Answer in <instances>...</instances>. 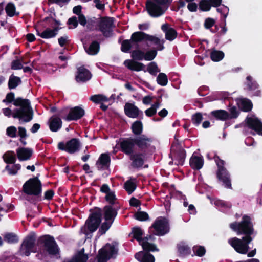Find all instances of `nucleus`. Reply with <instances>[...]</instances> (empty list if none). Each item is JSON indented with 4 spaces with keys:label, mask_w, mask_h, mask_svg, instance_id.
<instances>
[{
    "label": "nucleus",
    "mask_w": 262,
    "mask_h": 262,
    "mask_svg": "<svg viewBox=\"0 0 262 262\" xmlns=\"http://www.w3.org/2000/svg\"><path fill=\"white\" fill-rule=\"evenodd\" d=\"M23 191L25 193L37 195L41 192V183L37 178L30 179L23 185Z\"/></svg>",
    "instance_id": "7"
},
{
    "label": "nucleus",
    "mask_w": 262,
    "mask_h": 262,
    "mask_svg": "<svg viewBox=\"0 0 262 262\" xmlns=\"http://www.w3.org/2000/svg\"><path fill=\"white\" fill-rule=\"evenodd\" d=\"M105 222L101 226L102 233H104L111 227L114 217L117 215L116 210L111 206H105L104 208Z\"/></svg>",
    "instance_id": "9"
},
{
    "label": "nucleus",
    "mask_w": 262,
    "mask_h": 262,
    "mask_svg": "<svg viewBox=\"0 0 262 262\" xmlns=\"http://www.w3.org/2000/svg\"><path fill=\"white\" fill-rule=\"evenodd\" d=\"M100 221V212L94 213L87 220L84 226L81 228L82 232L85 234H88V231H95L97 229Z\"/></svg>",
    "instance_id": "4"
},
{
    "label": "nucleus",
    "mask_w": 262,
    "mask_h": 262,
    "mask_svg": "<svg viewBox=\"0 0 262 262\" xmlns=\"http://www.w3.org/2000/svg\"><path fill=\"white\" fill-rule=\"evenodd\" d=\"M190 166L194 169H201L204 164V160L202 157L193 155L189 161Z\"/></svg>",
    "instance_id": "23"
},
{
    "label": "nucleus",
    "mask_w": 262,
    "mask_h": 262,
    "mask_svg": "<svg viewBox=\"0 0 262 262\" xmlns=\"http://www.w3.org/2000/svg\"><path fill=\"white\" fill-rule=\"evenodd\" d=\"M246 122L250 128L254 130L258 135H262V122L255 116L247 117Z\"/></svg>",
    "instance_id": "12"
},
{
    "label": "nucleus",
    "mask_w": 262,
    "mask_h": 262,
    "mask_svg": "<svg viewBox=\"0 0 262 262\" xmlns=\"http://www.w3.org/2000/svg\"><path fill=\"white\" fill-rule=\"evenodd\" d=\"M114 27L113 19L111 18H102L99 23V29L106 36H109Z\"/></svg>",
    "instance_id": "13"
},
{
    "label": "nucleus",
    "mask_w": 262,
    "mask_h": 262,
    "mask_svg": "<svg viewBox=\"0 0 262 262\" xmlns=\"http://www.w3.org/2000/svg\"><path fill=\"white\" fill-rule=\"evenodd\" d=\"M80 141L75 138H73L67 142L66 144L63 142L58 143V147L59 149L65 150L70 154L77 151L80 147Z\"/></svg>",
    "instance_id": "11"
},
{
    "label": "nucleus",
    "mask_w": 262,
    "mask_h": 262,
    "mask_svg": "<svg viewBox=\"0 0 262 262\" xmlns=\"http://www.w3.org/2000/svg\"><path fill=\"white\" fill-rule=\"evenodd\" d=\"M21 166L19 164H15L12 167L8 165L6 166V170L8 171L10 175H15L17 174V171L20 169Z\"/></svg>",
    "instance_id": "43"
},
{
    "label": "nucleus",
    "mask_w": 262,
    "mask_h": 262,
    "mask_svg": "<svg viewBox=\"0 0 262 262\" xmlns=\"http://www.w3.org/2000/svg\"><path fill=\"white\" fill-rule=\"evenodd\" d=\"M68 23L69 25H73L74 28L77 27L78 25L77 18L76 17H73L72 18H69L68 20Z\"/></svg>",
    "instance_id": "63"
},
{
    "label": "nucleus",
    "mask_w": 262,
    "mask_h": 262,
    "mask_svg": "<svg viewBox=\"0 0 262 262\" xmlns=\"http://www.w3.org/2000/svg\"><path fill=\"white\" fill-rule=\"evenodd\" d=\"M152 227L154 229V233L157 235H163L169 231L168 221L162 217L157 219Z\"/></svg>",
    "instance_id": "8"
},
{
    "label": "nucleus",
    "mask_w": 262,
    "mask_h": 262,
    "mask_svg": "<svg viewBox=\"0 0 262 262\" xmlns=\"http://www.w3.org/2000/svg\"><path fill=\"white\" fill-rule=\"evenodd\" d=\"M215 160L219 167L217 177L219 179L223 182L225 186L227 188H230L231 184L229 178V174L226 170L224 168V161L219 159L218 157L215 158Z\"/></svg>",
    "instance_id": "10"
},
{
    "label": "nucleus",
    "mask_w": 262,
    "mask_h": 262,
    "mask_svg": "<svg viewBox=\"0 0 262 262\" xmlns=\"http://www.w3.org/2000/svg\"><path fill=\"white\" fill-rule=\"evenodd\" d=\"M185 158V153L184 150H181L177 156V159L175 160V164L177 165H182L184 163Z\"/></svg>",
    "instance_id": "51"
},
{
    "label": "nucleus",
    "mask_w": 262,
    "mask_h": 262,
    "mask_svg": "<svg viewBox=\"0 0 262 262\" xmlns=\"http://www.w3.org/2000/svg\"><path fill=\"white\" fill-rule=\"evenodd\" d=\"M238 106L244 111L248 112L251 110L252 104L251 102L246 99H240L237 101Z\"/></svg>",
    "instance_id": "29"
},
{
    "label": "nucleus",
    "mask_w": 262,
    "mask_h": 262,
    "mask_svg": "<svg viewBox=\"0 0 262 262\" xmlns=\"http://www.w3.org/2000/svg\"><path fill=\"white\" fill-rule=\"evenodd\" d=\"M131 56L134 60H141L144 59V53L140 50L133 51Z\"/></svg>",
    "instance_id": "42"
},
{
    "label": "nucleus",
    "mask_w": 262,
    "mask_h": 262,
    "mask_svg": "<svg viewBox=\"0 0 262 262\" xmlns=\"http://www.w3.org/2000/svg\"><path fill=\"white\" fill-rule=\"evenodd\" d=\"M160 106L159 102H156L155 103L149 108L146 110L145 112L146 116L151 117L155 115L157 112V110Z\"/></svg>",
    "instance_id": "40"
},
{
    "label": "nucleus",
    "mask_w": 262,
    "mask_h": 262,
    "mask_svg": "<svg viewBox=\"0 0 262 262\" xmlns=\"http://www.w3.org/2000/svg\"><path fill=\"white\" fill-rule=\"evenodd\" d=\"M135 144H136L135 139H127L121 142L120 146L124 152L126 154H130L133 151Z\"/></svg>",
    "instance_id": "17"
},
{
    "label": "nucleus",
    "mask_w": 262,
    "mask_h": 262,
    "mask_svg": "<svg viewBox=\"0 0 262 262\" xmlns=\"http://www.w3.org/2000/svg\"><path fill=\"white\" fill-rule=\"evenodd\" d=\"M90 100L96 103H103L107 102L108 99L103 95H95L90 97Z\"/></svg>",
    "instance_id": "34"
},
{
    "label": "nucleus",
    "mask_w": 262,
    "mask_h": 262,
    "mask_svg": "<svg viewBox=\"0 0 262 262\" xmlns=\"http://www.w3.org/2000/svg\"><path fill=\"white\" fill-rule=\"evenodd\" d=\"M4 161L7 163H14L16 161V157L14 152L8 151L3 156Z\"/></svg>",
    "instance_id": "33"
},
{
    "label": "nucleus",
    "mask_w": 262,
    "mask_h": 262,
    "mask_svg": "<svg viewBox=\"0 0 262 262\" xmlns=\"http://www.w3.org/2000/svg\"><path fill=\"white\" fill-rule=\"evenodd\" d=\"M45 249L50 254H55L58 252L57 245L53 238L50 236H45L44 239Z\"/></svg>",
    "instance_id": "16"
},
{
    "label": "nucleus",
    "mask_w": 262,
    "mask_h": 262,
    "mask_svg": "<svg viewBox=\"0 0 262 262\" xmlns=\"http://www.w3.org/2000/svg\"><path fill=\"white\" fill-rule=\"evenodd\" d=\"M14 105L15 106H20V109H16L12 113L11 109L5 108L2 110L4 114L8 117L11 115L14 118H18L20 121L29 122L33 117L32 111L30 106V103L28 100L17 98L14 101Z\"/></svg>",
    "instance_id": "2"
},
{
    "label": "nucleus",
    "mask_w": 262,
    "mask_h": 262,
    "mask_svg": "<svg viewBox=\"0 0 262 262\" xmlns=\"http://www.w3.org/2000/svg\"><path fill=\"white\" fill-rule=\"evenodd\" d=\"M146 40L152 41L154 44L158 45V47L157 48L159 50H162L164 48L163 46L164 41L160 40V39L157 37L148 35Z\"/></svg>",
    "instance_id": "35"
},
{
    "label": "nucleus",
    "mask_w": 262,
    "mask_h": 262,
    "mask_svg": "<svg viewBox=\"0 0 262 262\" xmlns=\"http://www.w3.org/2000/svg\"><path fill=\"white\" fill-rule=\"evenodd\" d=\"M5 240L8 243H13L17 242L18 238L16 235L9 233L5 235Z\"/></svg>",
    "instance_id": "55"
},
{
    "label": "nucleus",
    "mask_w": 262,
    "mask_h": 262,
    "mask_svg": "<svg viewBox=\"0 0 262 262\" xmlns=\"http://www.w3.org/2000/svg\"><path fill=\"white\" fill-rule=\"evenodd\" d=\"M124 188L127 192L130 194L135 190L136 185L134 182L129 180L125 183Z\"/></svg>",
    "instance_id": "44"
},
{
    "label": "nucleus",
    "mask_w": 262,
    "mask_h": 262,
    "mask_svg": "<svg viewBox=\"0 0 262 262\" xmlns=\"http://www.w3.org/2000/svg\"><path fill=\"white\" fill-rule=\"evenodd\" d=\"M84 114V111L79 106L71 108L67 116L63 119L67 121L76 120L81 118Z\"/></svg>",
    "instance_id": "15"
},
{
    "label": "nucleus",
    "mask_w": 262,
    "mask_h": 262,
    "mask_svg": "<svg viewBox=\"0 0 262 262\" xmlns=\"http://www.w3.org/2000/svg\"><path fill=\"white\" fill-rule=\"evenodd\" d=\"M91 78V74L88 70L83 67L79 69L78 75L76 77L77 81H85Z\"/></svg>",
    "instance_id": "26"
},
{
    "label": "nucleus",
    "mask_w": 262,
    "mask_h": 262,
    "mask_svg": "<svg viewBox=\"0 0 262 262\" xmlns=\"http://www.w3.org/2000/svg\"><path fill=\"white\" fill-rule=\"evenodd\" d=\"M203 119L202 115L201 113H196L192 116V122L196 125H198Z\"/></svg>",
    "instance_id": "57"
},
{
    "label": "nucleus",
    "mask_w": 262,
    "mask_h": 262,
    "mask_svg": "<svg viewBox=\"0 0 262 262\" xmlns=\"http://www.w3.org/2000/svg\"><path fill=\"white\" fill-rule=\"evenodd\" d=\"M224 57V54L220 51L214 50L211 53V58L213 61H219Z\"/></svg>",
    "instance_id": "36"
},
{
    "label": "nucleus",
    "mask_w": 262,
    "mask_h": 262,
    "mask_svg": "<svg viewBox=\"0 0 262 262\" xmlns=\"http://www.w3.org/2000/svg\"><path fill=\"white\" fill-rule=\"evenodd\" d=\"M135 257L140 262H155L154 256L148 252H139L136 254Z\"/></svg>",
    "instance_id": "21"
},
{
    "label": "nucleus",
    "mask_w": 262,
    "mask_h": 262,
    "mask_svg": "<svg viewBox=\"0 0 262 262\" xmlns=\"http://www.w3.org/2000/svg\"><path fill=\"white\" fill-rule=\"evenodd\" d=\"M32 152V150L30 148H19L16 150L17 156L20 161L29 160L31 157Z\"/></svg>",
    "instance_id": "20"
},
{
    "label": "nucleus",
    "mask_w": 262,
    "mask_h": 262,
    "mask_svg": "<svg viewBox=\"0 0 262 262\" xmlns=\"http://www.w3.org/2000/svg\"><path fill=\"white\" fill-rule=\"evenodd\" d=\"M135 217L137 220L140 221H144L148 220V215L145 212L139 211L135 214Z\"/></svg>",
    "instance_id": "46"
},
{
    "label": "nucleus",
    "mask_w": 262,
    "mask_h": 262,
    "mask_svg": "<svg viewBox=\"0 0 262 262\" xmlns=\"http://www.w3.org/2000/svg\"><path fill=\"white\" fill-rule=\"evenodd\" d=\"M134 42L132 40H126L122 42V51L124 52H127L132 47Z\"/></svg>",
    "instance_id": "49"
},
{
    "label": "nucleus",
    "mask_w": 262,
    "mask_h": 262,
    "mask_svg": "<svg viewBox=\"0 0 262 262\" xmlns=\"http://www.w3.org/2000/svg\"><path fill=\"white\" fill-rule=\"evenodd\" d=\"M34 242L35 239L33 237L30 236L26 238L21 245L20 252L26 256H28L31 252H34L33 248Z\"/></svg>",
    "instance_id": "14"
},
{
    "label": "nucleus",
    "mask_w": 262,
    "mask_h": 262,
    "mask_svg": "<svg viewBox=\"0 0 262 262\" xmlns=\"http://www.w3.org/2000/svg\"><path fill=\"white\" fill-rule=\"evenodd\" d=\"M133 164L136 167L141 166L143 164V156L142 155H135L131 158Z\"/></svg>",
    "instance_id": "37"
},
{
    "label": "nucleus",
    "mask_w": 262,
    "mask_h": 262,
    "mask_svg": "<svg viewBox=\"0 0 262 262\" xmlns=\"http://www.w3.org/2000/svg\"><path fill=\"white\" fill-rule=\"evenodd\" d=\"M62 121L60 118L54 116H52L49 121V126L52 132H57L61 127Z\"/></svg>",
    "instance_id": "25"
},
{
    "label": "nucleus",
    "mask_w": 262,
    "mask_h": 262,
    "mask_svg": "<svg viewBox=\"0 0 262 262\" xmlns=\"http://www.w3.org/2000/svg\"><path fill=\"white\" fill-rule=\"evenodd\" d=\"M117 247L116 244H107L99 252L98 262H106L110 258L116 254Z\"/></svg>",
    "instance_id": "5"
},
{
    "label": "nucleus",
    "mask_w": 262,
    "mask_h": 262,
    "mask_svg": "<svg viewBox=\"0 0 262 262\" xmlns=\"http://www.w3.org/2000/svg\"><path fill=\"white\" fill-rule=\"evenodd\" d=\"M105 200L111 204L115 203V201L116 200V195L115 194V192L112 191L110 194L105 195Z\"/></svg>",
    "instance_id": "58"
},
{
    "label": "nucleus",
    "mask_w": 262,
    "mask_h": 262,
    "mask_svg": "<svg viewBox=\"0 0 262 262\" xmlns=\"http://www.w3.org/2000/svg\"><path fill=\"white\" fill-rule=\"evenodd\" d=\"M147 71L151 74L155 75L159 71L157 65L155 62H151L149 64Z\"/></svg>",
    "instance_id": "50"
},
{
    "label": "nucleus",
    "mask_w": 262,
    "mask_h": 262,
    "mask_svg": "<svg viewBox=\"0 0 262 262\" xmlns=\"http://www.w3.org/2000/svg\"><path fill=\"white\" fill-rule=\"evenodd\" d=\"M230 227L236 232L237 235L243 234L245 236L242 239L236 237L231 238L228 240V243L237 252L242 254L247 253L248 257H253L256 254V249L248 253L249 250L248 245L253 239L251 235L254 232L253 225L250 217L244 215L242 222L232 223L230 225Z\"/></svg>",
    "instance_id": "1"
},
{
    "label": "nucleus",
    "mask_w": 262,
    "mask_h": 262,
    "mask_svg": "<svg viewBox=\"0 0 262 262\" xmlns=\"http://www.w3.org/2000/svg\"><path fill=\"white\" fill-rule=\"evenodd\" d=\"M132 130L135 134H140L143 130V125L141 121H135L132 126Z\"/></svg>",
    "instance_id": "38"
},
{
    "label": "nucleus",
    "mask_w": 262,
    "mask_h": 262,
    "mask_svg": "<svg viewBox=\"0 0 262 262\" xmlns=\"http://www.w3.org/2000/svg\"><path fill=\"white\" fill-rule=\"evenodd\" d=\"M154 2L148 1L146 2V9L152 17H158L162 15L165 10V6L169 4L172 0H153Z\"/></svg>",
    "instance_id": "3"
},
{
    "label": "nucleus",
    "mask_w": 262,
    "mask_h": 262,
    "mask_svg": "<svg viewBox=\"0 0 262 262\" xmlns=\"http://www.w3.org/2000/svg\"><path fill=\"white\" fill-rule=\"evenodd\" d=\"M132 232L134 237L139 241L144 250L150 251H157L158 250L155 245L149 243L147 241V238L144 239L142 238L143 232L141 228L135 227L133 229Z\"/></svg>",
    "instance_id": "6"
},
{
    "label": "nucleus",
    "mask_w": 262,
    "mask_h": 262,
    "mask_svg": "<svg viewBox=\"0 0 262 262\" xmlns=\"http://www.w3.org/2000/svg\"><path fill=\"white\" fill-rule=\"evenodd\" d=\"M21 62L23 61L20 60H16L12 62L11 65L12 69L14 70H18L21 69L23 68V64Z\"/></svg>",
    "instance_id": "59"
},
{
    "label": "nucleus",
    "mask_w": 262,
    "mask_h": 262,
    "mask_svg": "<svg viewBox=\"0 0 262 262\" xmlns=\"http://www.w3.org/2000/svg\"><path fill=\"white\" fill-rule=\"evenodd\" d=\"M148 34L142 32H136L132 35L131 40L134 42H138L143 40H147Z\"/></svg>",
    "instance_id": "30"
},
{
    "label": "nucleus",
    "mask_w": 262,
    "mask_h": 262,
    "mask_svg": "<svg viewBox=\"0 0 262 262\" xmlns=\"http://www.w3.org/2000/svg\"><path fill=\"white\" fill-rule=\"evenodd\" d=\"M17 129L14 126L8 127L6 129L7 135L11 138H15L16 137Z\"/></svg>",
    "instance_id": "54"
},
{
    "label": "nucleus",
    "mask_w": 262,
    "mask_h": 262,
    "mask_svg": "<svg viewBox=\"0 0 262 262\" xmlns=\"http://www.w3.org/2000/svg\"><path fill=\"white\" fill-rule=\"evenodd\" d=\"M162 30L165 33L166 38L169 40H172L176 38L177 33L175 30L170 28L168 24H165L162 26Z\"/></svg>",
    "instance_id": "27"
},
{
    "label": "nucleus",
    "mask_w": 262,
    "mask_h": 262,
    "mask_svg": "<svg viewBox=\"0 0 262 262\" xmlns=\"http://www.w3.org/2000/svg\"><path fill=\"white\" fill-rule=\"evenodd\" d=\"M7 14L9 16H13L15 13V7L13 3H10L7 4L5 8Z\"/></svg>",
    "instance_id": "45"
},
{
    "label": "nucleus",
    "mask_w": 262,
    "mask_h": 262,
    "mask_svg": "<svg viewBox=\"0 0 262 262\" xmlns=\"http://www.w3.org/2000/svg\"><path fill=\"white\" fill-rule=\"evenodd\" d=\"M124 65L128 69L136 71L143 70L145 68V66L143 63L136 61L134 59H127L125 60Z\"/></svg>",
    "instance_id": "19"
},
{
    "label": "nucleus",
    "mask_w": 262,
    "mask_h": 262,
    "mask_svg": "<svg viewBox=\"0 0 262 262\" xmlns=\"http://www.w3.org/2000/svg\"><path fill=\"white\" fill-rule=\"evenodd\" d=\"M252 78L250 76L247 77V84L250 90L255 89L257 88L256 84L251 81Z\"/></svg>",
    "instance_id": "60"
},
{
    "label": "nucleus",
    "mask_w": 262,
    "mask_h": 262,
    "mask_svg": "<svg viewBox=\"0 0 262 262\" xmlns=\"http://www.w3.org/2000/svg\"><path fill=\"white\" fill-rule=\"evenodd\" d=\"M20 83V79L19 77L12 75L9 78L8 85L10 89H14Z\"/></svg>",
    "instance_id": "41"
},
{
    "label": "nucleus",
    "mask_w": 262,
    "mask_h": 262,
    "mask_svg": "<svg viewBox=\"0 0 262 262\" xmlns=\"http://www.w3.org/2000/svg\"><path fill=\"white\" fill-rule=\"evenodd\" d=\"M215 23V21L212 18H208L205 20L204 26L207 29L211 28Z\"/></svg>",
    "instance_id": "62"
},
{
    "label": "nucleus",
    "mask_w": 262,
    "mask_h": 262,
    "mask_svg": "<svg viewBox=\"0 0 262 262\" xmlns=\"http://www.w3.org/2000/svg\"><path fill=\"white\" fill-rule=\"evenodd\" d=\"M136 143L137 145L142 148L147 147L150 145L152 142L151 139L147 137L145 135H143L136 139H135Z\"/></svg>",
    "instance_id": "28"
},
{
    "label": "nucleus",
    "mask_w": 262,
    "mask_h": 262,
    "mask_svg": "<svg viewBox=\"0 0 262 262\" xmlns=\"http://www.w3.org/2000/svg\"><path fill=\"white\" fill-rule=\"evenodd\" d=\"M187 8L189 11L194 12L196 11L197 5L194 3H190L188 4Z\"/></svg>",
    "instance_id": "64"
},
{
    "label": "nucleus",
    "mask_w": 262,
    "mask_h": 262,
    "mask_svg": "<svg viewBox=\"0 0 262 262\" xmlns=\"http://www.w3.org/2000/svg\"><path fill=\"white\" fill-rule=\"evenodd\" d=\"M157 55V51L156 50H151L146 52V53L144 54V59L146 60H152L154 59Z\"/></svg>",
    "instance_id": "56"
},
{
    "label": "nucleus",
    "mask_w": 262,
    "mask_h": 262,
    "mask_svg": "<svg viewBox=\"0 0 262 262\" xmlns=\"http://www.w3.org/2000/svg\"><path fill=\"white\" fill-rule=\"evenodd\" d=\"M200 8L202 11H208L211 8V5L208 0H202L200 3Z\"/></svg>",
    "instance_id": "47"
},
{
    "label": "nucleus",
    "mask_w": 262,
    "mask_h": 262,
    "mask_svg": "<svg viewBox=\"0 0 262 262\" xmlns=\"http://www.w3.org/2000/svg\"><path fill=\"white\" fill-rule=\"evenodd\" d=\"M211 114L217 119L225 120L229 117L228 113L224 110H218L212 112Z\"/></svg>",
    "instance_id": "32"
},
{
    "label": "nucleus",
    "mask_w": 262,
    "mask_h": 262,
    "mask_svg": "<svg viewBox=\"0 0 262 262\" xmlns=\"http://www.w3.org/2000/svg\"><path fill=\"white\" fill-rule=\"evenodd\" d=\"M178 250L182 254H186L190 251L189 247L185 243L181 242L178 245Z\"/></svg>",
    "instance_id": "48"
},
{
    "label": "nucleus",
    "mask_w": 262,
    "mask_h": 262,
    "mask_svg": "<svg viewBox=\"0 0 262 262\" xmlns=\"http://www.w3.org/2000/svg\"><path fill=\"white\" fill-rule=\"evenodd\" d=\"M157 81L160 85H166L168 83V78L166 75L163 73H159L157 77Z\"/></svg>",
    "instance_id": "39"
},
{
    "label": "nucleus",
    "mask_w": 262,
    "mask_h": 262,
    "mask_svg": "<svg viewBox=\"0 0 262 262\" xmlns=\"http://www.w3.org/2000/svg\"><path fill=\"white\" fill-rule=\"evenodd\" d=\"M58 41L60 46L61 47H66L70 42L69 37L67 35H64L59 37Z\"/></svg>",
    "instance_id": "53"
},
{
    "label": "nucleus",
    "mask_w": 262,
    "mask_h": 262,
    "mask_svg": "<svg viewBox=\"0 0 262 262\" xmlns=\"http://www.w3.org/2000/svg\"><path fill=\"white\" fill-rule=\"evenodd\" d=\"M100 191L107 195L113 191L107 184H103L100 188Z\"/></svg>",
    "instance_id": "61"
},
{
    "label": "nucleus",
    "mask_w": 262,
    "mask_h": 262,
    "mask_svg": "<svg viewBox=\"0 0 262 262\" xmlns=\"http://www.w3.org/2000/svg\"><path fill=\"white\" fill-rule=\"evenodd\" d=\"M58 31V28H55L53 29L50 28L46 29L40 33L37 31V35L42 38L48 39L54 37L57 34Z\"/></svg>",
    "instance_id": "24"
},
{
    "label": "nucleus",
    "mask_w": 262,
    "mask_h": 262,
    "mask_svg": "<svg viewBox=\"0 0 262 262\" xmlns=\"http://www.w3.org/2000/svg\"><path fill=\"white\" fill-rule=\"evenodd\" d=\"M125 114L130 118H137L140 113V110L134 104L127 103L125 105Z\"/></svg>",
    "instance_id": "18"
},
{
    "label": "nucleus",
    "mask_w": 262,
    "mask_h": 262,
    "mask_svg": "<svg viewBox=\"0 0 262 262\" xmlns=\"http://www.w3.org/2000/svg\"><path fill=\"white\" fill-rule=\"evenodd\" d=\"M110 162V158L107 154H102L100 155L97 163L96 165L99 169L107 168Z\"/></svg>",
    "instance_id": "22"
},
{
    "label": "nucleus",
    "mask_w": 262,
    "mask_h": 262,
    "mask_svg": "<svg viewBox=\"0 0 262 262\" xmlns=\"http://www.w3.org/2000/svg\"><path fill=\"white\" fill-rule=\"evenodd\" d=\"M99 50V45L96 41H93L88 48H85L86 53L91 55L97 54Z\"/></svg>",
    "instance_id": "31"
},
{
    "label": "nucleus",
    "mask_w": 262,
    "mask_h": 262,
    "mask_svg": "<svg viewBox=\"0 0 262 262\" xmlns=\"http://www.w3.org/2000/svg\"><path fill=\"white\" fill-rule=\"evenodd\" d=\"M194 253L198 256H202L205 253V249L202 246H194L193 248Z\"/></svg>",
    "instance_id": "52"
}]
</instances>
